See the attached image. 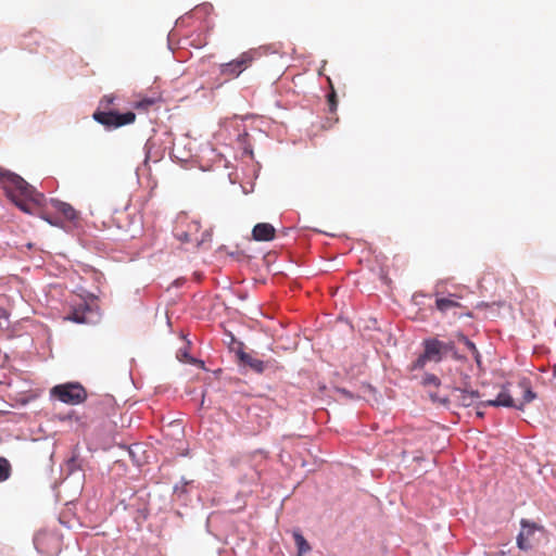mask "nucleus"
<instances>
[{
    "label": "nucleus",
    "mask_w": 556,
    "mask_h": 556,
    "mask_svg": "<svg viewBox=\"0 0 556 556\" xmlns=\"http://www.w3.org/2000/svg\"><path fill=\"white\" fill-rule=\"evenodd\" d=\"M459 341H462L472 353L478 354V350L473 342H471L467 337L464 334L458 336Z\"/></svg>",
    "instance_id": "nucleus-21"
},
{
    "label": "nucleus",
    "mask_w": 556,
    "mask_h": 556,
    "mask_svg": "<svg viewBox=\"0 0 556 556\" xmlns=\"http://www.w3.org/2000/svg\"><path fill=\"white\" fill-rule=\"evenodd\" d=\"M155 103L154 99H143L141 101H138L135 105L136 109H143L148 110L150 106H152Z\"/></svg>",
    "instance_id": "nucleus-22"
},
{
    "label": "nucleus",
    "mask_w": 556,
    "mask_h": 556,
    "mask_svg": "<svg viewBox=\"0 0 556 556\" xmlns=\"http://www.w3.org/2000/svg\"><path fill=\"white\" fill-rule=\"evenodd\" d=\"M422 345L424 353L412 364V370L424 368L428 362L439 363L448 355L456 359L459 357L453 341H441L437 338H429L424 340Z\"/></svg>",
    "instance_id": "nucleus-2"
},
{
    "label": "nucleus",
    "mask_w": 556,
    "mask_h": 556,
    "mask_svg": "<svg viewBox=\"0 0 556 556\" xmlns=\"http://www.w3.org/2000/svg\"><path fill=\"white\" fill-rule=\"evenodd\" d=\"M453 396L464 407L473 405L480 397L477 391H468L466 389H455Z\"/></svg>",
    "instance_id": "nucleus-13"
},
{
    "label": "nucleus",
    "mask_w": 556,
    "mask_h": 556,
    "mask_svg": "<svg viewBox=\"0 0 556 556\" xmlns=\"http://www.w3.org/2000/svg\"><path fill=\"white\" fill-rule=\"evenodd\" d=\"M46 220L50 224V225H53V226H56L58 224L49 218H46Z\"/></svg>",
    "instance_id": "nucleus-24"
},
{
    "label": "nucleus",
    "mask_w": 556,
    "mask_h": 556,
    "mask_svg": "<svg viewBox=\"0 0 556 556\" xmlns=\"http://www.w3.org/2000/svg\"><path fill=\"white\" fill-rule=\"evenodd\" d=\"M51 206L60 213L66 220L77 224L79 222L80 215L77 210H75L70 203L60 201V200H51Z\"/></svg>",
    "instance_id": "nucleus-10"
},
{
    "label": "nucleus",
    "mask_w": 556,
    "mask_h": 556,
    "mask_svg": "<svg viewBox=\"0 0 556 556\" xmlns=\"http://www.w3.org/2000/svg\"><path fill=\"white\" fill-rule=\"evenodd\" d=\"M178 238H179L180 240H182V241H186V242L191 241V238H190V237H189V235H188V233H186V232H185V233H179V235H178Z\"/></svg>",
    "instance_id": "nucleus-23"
},
{
    "label": "nucleus",
    "mask_w": 556,
    "mask_h": 556,
    "mask_svg": "<svg viewBox=\"0 0 556 556\" xmlns=\"http://www.w3.org/2000/svg\"><path fill=\"white\" fill-rule=\"evenodd\" d=\"M477 416L482 417L483 416V412L477 410Z\"/></svg>",
    "instance_id": "nucleus-25"
},
{
    "label": "nucleus",
    "mask_w": 556,
    "mask_h": 556,
    "mask_svg": "<svg viewBox=\"0 0 556 556\" xmlns=\"http://www.w3.org/2000/svg\"><path fill=\"white\" fill-rule=\"evenodd\" d=\"M4 190L8 197L25 213H33L34 208L42 205L45 195L38 192L24 178L11 172L2 173Z\"/></svg>",
    "instance_id": "nucleus-1"
},
{
    "label": "nucleus",
    "mask_w": 556,
    "mask_h": 556,
    "mask_svg": "<svg viewBox=\"0 0 556 556\" xmlns=\"http://www.w3.org/2000/svg\"><path fill=\"white\" fill-rule=\"evenodd\" d=\"M93 119L103 125L108 129L119 128L125 125L132 124L136 121L134 112L118 113L116 111H100L96 110Z\"/></svg>",
    "instance_id": "nucleus-5"
},
{
    "label": "nucleus",
    "mask_w": 556,
    "mask_h": 556,
    "mask_svg": "<svg viewBox=\"0 0 556 556\" xmlns=\"http://www.w3.org/2000/svg\"><path fill=\"white\" fill-rule=\"evenodd\" d=\"M10 319L8 312L0 307V336L9 334Z\"/></svg>",
    "instance_id": "nucleus-16"
},
{
    "label": "nucleus",
    "mask_w": 556,
    "mask_h": 556,
    "mask_svg": "<svg viewBox=\"0 0 556 556\" xmlns=\"http://www.w3.org/2000/svg\"><path fill=\"white\" fill-rule=\"evenodd\" d=\"M458 296L455 294H448L447 296H443L440 292H435V307L442 314H446L456 308L462 307V304L458 301Z\"/></svg>",
    "instance_id": "nucleus-11"
},
{
    "label": "nucleus",
    "mask_w": 556,
    "mask_h": 556,
    "mask_svg": "<svg viewBox=\"0 0 556 556\" xmlns=\"http://www.w3.org/2000/svg\"><path fill=\"white\" fill-rule=\"evenodd\" d=\"M50 395L68 405H78L88 396L86 389L79 382L56 384L50 390Z\"/></svg>",
    "instance_id": "nucleus-4"
},
{
    "label": "nucleus",
    "mask_w": 556,
    "mask_h": 556,
    "mask_svg": "<svg viewBox=\"0 0 556 556\" xmlns=\"http://www.w3.org/2000/svg\"><path fill=\"white\" fill-rule=\"evenodd\" d=\"M253 61L254 55L252 52H243L237 59L220 64V75L225 76L227 79L237 78L242 72H244L248 67L251 66Z\"/></svg>",
    "instance_id": "nucleus-6"
},
{
    "label": "nucleus",
    "mask_w": 556,
    "mask_h": 556,
    "mask_svg": "<svg viewBox=\"0 0 556 556\" xmlns=\"http://www.w3.org/2000/svg\"><path fill=\"white\" fill-rule=\"evenodd\" d=\"M192 226H193L195 229H198V223H197V222L192 223Z\"/></svg>",
    "instance_id": "nucleus-26"
},
{
    "label": "nucleus",
    "mask_w": 556,
    "mask_h": 556,
    "mask_svg": "<svg viewBox=\"0 0 556 556\" xmlns=\"http://www.w3.org/2000/svg\"><path fill=\"white\" fill-rule=\"evenodd\" d=\"M11 473V465L8 459L0 457V482L5 481Z\"/></svg>",
    "instance_id": "nucleus-18"
},
{
    "label": "nucleus",
    "mask_w": 556,
    "mask_h": 556,
    "mask_svg": "<svg viewBox=\"0 0 556 556\" xmlns=\"http://www.w3.org/2000/svg\"><path fill=\"white\" fill-rule=\"evenodd\" d=\"M239 358L244 365L249 366L250 368H252L254 371H256L258 374H261L265 370L264 362L261 359L254 358L253 356H251L248 353H244V352L239 353Z\"/></svg>",
    "instance_id": "nucleus-14"
},
{
    "label": "nucleus",
    "mask_w": 556,
    "mask_h": 556,
    "mask_svg": "<svg viewBox=\"0 0 556 556\" xmlns=\"http://www.w3.org/2000/svg\"><path fill=\"white\" fill-rule=\"evenodd\" d=\"M328 81H329V86H330V92L327 97L328 105H329L330 112H336L337 108H338L337 93H336V90L333 88V85H332L330 78H328Z\"/></svg>",
    "instance_id": "nucleus-17"
},
{
    "label": "nucleus",
    "mask_w": 556,
    "mask_h": 556,
    "mask_svg": "<svg viewBox=\"0 0 556 556\" xmlns=\"http://www.w3.org/2000/svg\"><path fill=\"white\" fill-rule=\"evenodd\" d=\"M275 235V227L268 223H258L252 230V237L256 241H271L274 240Z\"/></svg>",
    "instance_id": "nucleus-12"
},
{
    "label": "nucleus",
    "mask_w": 556,
    "mask_h": 556,
    "mask_svg": "<svg viewBox=\"0 0 556 556\" xmlns=\"http://www.w3.org/2000/svg\"><path fill=\"white\" fill-rule=\"evenodd\" d=\"M422 384L425 387H430V386L439 387L440 386V379L435 375L429 374V375H426L424 377Z\"/></svg>",
    "instance_id": "nucleus-20"
},
{
    "label": "nucleus",
    "mask_w": 556,
    "mask_h": 556,
    "mask_svg": "<svg viewBox=\"0 0 556 556\" xmlns=\"http://www.w3.org/2000/svg\"><path fill=\"white\" fill-rule=\"evenodd\" d=\"M115 101V96L113 94H105L101 98L100 102H99V108L98 110L100 111H111L110 110V106L114 103Z\"/></svg>",
    "instance_id": "nucleus-19"
},
{
    "label": "nucleus",
    "mask_w": 556,
    "mask_h": 556,
    "mask_svg": "<svg viewBox=\"0 0 556 556\" xmlns=\"http://www.w3.org/2000/svg\"><path fill=\"white\" fill-rule=\"evenodd\" d=\"M293 539L298 547L299 555H303L311 551V546L305 538L298 531L293 532Z\"/></svg>",
    "instance_id": "nucleus-15"
},
{
    "label": "nucleus",
    "mask_w": 556,
    "mask_h": 556,
    "mask_svg": "<svg viewBox=\"0 0 556 556\" xmlns=\"http://www.w3.org/2000/svg\"><path fill=\"white\" fill-rule=\"evenodd\" d=\"M37 551L46 556H56L61 551L59 538L49 532H39L34 539Z\"/></svg>",
    "instance_id": "nucleus-8"
},
{
    "label": "nucleus",
    "mask_w": 556,
    "mask_h": 556,
    "mask_svg": "<svg viewBox=\"0 0 556 556\" xmlns=\"http://www.w3.org/2000/svg\"><path fill=\"white\" fill-rule=\"evenodd\" d=\"M99 317L100 314L97 307L91 306L86 301H80L72 307L65 319L76 324H96Z\"/></svg>",
    "instance_id": "nucleus-7"
},
{
    "label": "nucleus",
    "mask_w": 556,
    "mask_h": 556,
    "mask_svg": "<svg viewBox=\"0 0 556 556\" xmlns=\"http://www.w3.org/2000/svg\"><path fill=\"white\" fill-rule=\"evenodd\" d=\"M521 530L517 535L516 543L519 549L529 551L533 547L532 538L538 530H542L536 523L522 519L520 521Z\"/></svg>",
    "instance_id": "nucleus-9"
},
{
    "label": "nucleus",
    "mask_w": 556,
    "mask_h": 556,
    "mask_svg": "<svg viewBox=\"0 0 556 556\" xmlns=\"http://www.w3.org/2000/svg\"><path fill=\"white\" fill-rule=\"evenodd\" d=\"M518 387L522 391L521 400L515 401L508 388L504 386L501 392L497 394L496 399L488 400L479 403V407L481 406H495V407H509L516 408L518 410H523L525 406L531 403L536 394L532 391L530 380L528 378H522L518 382Z\"/></svg>",
    "instance_id": "nucleus-3"
}]
</instances>
